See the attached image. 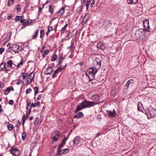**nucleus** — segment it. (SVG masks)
<instances>
[{
  "mask_svg": "<svg viewBox=\"0 0 156 156\" xmlns=\"http://www.w3.org/2000/svg\"><path fill=\"white\" fill-rule=\"evenodd\" d=\"M93 62L92 67L88 69L85 73L86 75L88 77L90 81L94 79L95 75L100 68L101 65V59L98 58H96Z\"/></svg>",
  "mask_w": 156,
  "mask_h": 156,
  "instance_id": "1",
  "label": "nucleus"
},
{
  "mask_svg": "<svg viewBox=\"0 0 156 156\" xmlns=\"http://www.w3.org/2000/svg\"><path fill=\"white\" fill-rule=\"evenodd\" d=\"M93 62L92 67L88 69L85 73L86 75L88 77L90 81L94 79L95 75L100 68L101 65V59L98 58H96Z\"/></svg>",
  "mask_w": 156,
  "mask_h": 156,
  "instance_id": "2",
  "label": "nucleus"
},
{
  "mask_svg": "<svg viewBox=\"0 0 156 156\" xmlns=\"http://www.w3.org/2000/svg\"><path fill=\"white\" fill-rule=\"evenodd\" d=\"M95 105L94 102L87 101L85 100L81 102L79 105L77 106L75 112L76 113L79 111L81 110L84 108H89Z\"/></svg>",
  "mask_w": 156,
  "mask_h": 156,
  "instance_id": "3",
  "label": "nucleus"
},
{
  "mask_svg": "<svg viewBox=\"0 0 156 156\" xmlns=\"http://www.w3.org/2000/svg\"><path fill=\"white\" fill-rule=\"evenodd\" d=\"M149 20L147 19L144 20L143 22V24L144 26V31L142 32H141V34H139L140 37L143 41L145 40L146 37L145 31L150 32V27L149 25Z\"/></svg>",
  "mask_w": 156,
  "mask_h": 156,
  "instance_id": "4",
  "label": "nucleus"
},
{
  "mask_svg": "<svg viewBox=\"0 0 156 156\" xmlns=\"http://www.w3.org/2000/svg\"><path fill=\"white\" fill-rule=\"evenodd\" d=\"M22 49V48L21 46L17 44H14L8 48L7 51L12 53V52L15 53H18Z\"/></svg>",
  "mask_w": 156,
  "mask_h": 156,
  "instance_id": "5",
  "label": "nucleus"
},
{
  "mask_svg": "<svg viewBox=\"0 0 156 156\" xmlns=\"http://www.w3.org/2000/svg\"><path fill=\"white\" fill-rule=\"evenodd\" d=\"M35 76V73L33 72L30 73L26 79V82L27 84L31 83Z\"/></svg>",
  "mask_w": 156,
  "mask_h": 156,
  "instance_id": "6",
  "label": "nucleus"
},
{
  "mask_svg": "<svg viewBox=\"0 0 156 156\" xmlns=\"http://www.w3.org/2000/svg\"><path fill=\"white\" fill-rule=\"evenodd\" d=\"M11 153L15 156H18L20 154V151L15 147H12L10 149Z\"/></svg>",
  "mask_w": 156,
  "mask_h": 156,
  "instance_id": "7",
  "label": "nucleus"
},
{
  "mask_svg": "<svg viewBox=\"0 0 156 156\" xmlns=\"http://www.w3.org/2000/svg\"><path fill=\"white\" fill-rule=\"evenodd\" d=\"M69 150L68 148L64 149L61 150H58L57 154L59 156H61L63 154H66L69 152Z\"/></svg>",
  "mask_w": 156,
  "mask_h": 156,
  "instance_id": "8",
  "label": "nucleus"
},
{
  "mask_svg": "<svg viewBox=\"0 0 156 156\" xmlns=\"http://www.w3.org/2000/svg\"><path fill=\"white\" fill-rule=\"evenodd\" d=\"M55 133L56 135L54 136H52L51 138L52 139V143L54 144V142L56 141L59 136V132L58 131H55Z\"/></svg>",
  "mask_w": 156,
  "mask_h": 156,
  "instance_id": "9",
  "label": "nucleus"
},
{
  "mask_svg": "<svg viewBox=\"0 0 156 156\" xmlns=\"http://www.w3.org/2000/svg\"><path fill=\"white\" fill-rule=\"evenodd\" d=\"M97 47L98 49L101 50L102 51L104 50L106 48L105 44L102 42H98L97 44Z\"/></svg>",
  "mask_w": 156,
  "mask_h": 156,
  "instance_id": "10",
  "label": "nucleus"
},
{
  "mask_svg": "<svg viewBox=\"0 0 156 156\" xmlns=\"http://www.w3.org/2000/svg\"><path fill=\"white\" fill-rule=\"evenodd\" d=\"M65 67L63 68H60L58 67V68L56 69L54 72V73L52 75V78H54L56 76V75L59 72H61V71Z\"/></svg>",
  "mask_w": 156,
  "mask_h": 156,
  "instance_id": "11",
  "label": "nucleus"
},
{
  "mask_svg": "<svg viewBox=\"0 0 156 156\" xmlns=\"http://www.w3.org/2000/svg\"><path fill=\"white\" fill-rule=\"evenodd\" d=\"M107 114L108 115V117L111 118H113L114 117L116 114V112L115 110L113 111H107Z\"/></svg>",
  "mask_w": 156,
  "mask_h": 156,
  "instance_id": "12",
  "label": "nucleus"
},
{
  "mask_svg": "<svg viewBox=\"0 0 156 156\" xmlns=\"http://www.w3.org/2000/svg\"><path fill=\"white\" fill-rule=\"evenodd\" d=\"M53 71V69L52 68L48 67L46 69L44 72V74L46 75H50L51 74Z\"/></svg>",
  "mask_w": 156,
  "mask_h": 156,
  "instance_id": "13",
  "label": "nucleus"
},
{
  "mask_svg": "<svg viewBox=\"0 0 156 156\" xmlns=\"http://www.w3.org/2000/svg\"><path fill=\"white\" fill-rule=\"evenodd\" d=\"M65 11V7H62L59 10L58 12H57V15L58 16H61L63 15L64 13V12Z\"/></svg>",
  "mask_w": 156,
  "mask_h": 156,
  "instance_id": "14",
  "label": "nucleus"
},
{
  "mask_svg": "<svg viewBox=\"0 0 156 156\" xmlns=\"http://www.w3.org/2000/svg\"><path fill=\"white\" fill-rule=\"evenodd\" d=\"M80 140L79 137L76 136L75 137L73 140V145L77 146L79 145L80 142Z\"/></svg>",
  "mask_w": 156,
  "mask_h": 156,
  "instance_id": "15",
  "label": "nucleus"
},
{
  "mask_svg": "<svg viewBox=\"0 0 156 156\" xmlns=\"http://www.w3.org/2000/svg\"><path fill=\"white\" fill-rule=\"evenodd\" d=\"M83 115V114L82 112H79L74 116V119H79L82 117Z\"/></svg>",
  "mask_w": 156,
  "mask_h": 156,
  "instance_id": "16",
  "label": "nucleus"
},
{
  "mask_svg": "<svg viewBox=\"0 0 156 156\" xmlns=\"http://www.w3.org/2000/svg\"><path fill=\"white\" fill-rule=\"evenodd\" d=\"M133 83L134 81L132 79L130 80H129L126 83V86L127 88H128L130 86L133 84Z\"/></svg>",
  "mask_w": 156,
  "mask_h": 156,
  "instance_id": "17",
  "label": "nucleus"
},
{
  "mask_svg": "<svg viewBox=\"0 0 156 156\" xmlns=\"http://www.w3.org/2000/svg\"><path fill=\"white\" fill-rule=\"evenodd\" d=\"M100 96L97 94H94L92 96V99L93 100H97L99 99Z\"/></svg>",
  "mask_w": 156,
  "mask_h": 156,
  "instance_id": "18",
  "label": "nucleus"
},
{
  "mask_svg": "<svg viewBox=\"0 0 156 156\" xmlns=\"http://www.w3.org/2000/svg\"><path fill=\"white\" fill-rule=\"evenodd\" d=\"M112 23L110 21H105L103 23L104 26L107 27H110L111 26Z\"/></svg>",
  "mask_w": 156,
  "mask_h": 156,
  "instance_id": "19",
  "label": "nucleus"
},
{
  "mask_svg": "<svg viewBox=\"0 0 156 156\" xmlns=\"http://www.w3.org/2000/svg\"><path fill=\"white\" fill-rule=\"evenodd\" d=\"M127 1L129 4H134L138 2V0H127Z\"/></svg>",
  "mask_w": 156,
  "mask_h": 156,
  "instance_id": "20",
  "label": "nucleus"
},
{
  "mask_svg": "<svg viewBox=\"0 0 156 156\" xmlns=\"http://www.w3.org/2000/svg\"><path fill=\"white\" fill-rule=\"evenodd\" d=\"M14 65L15 66V65L13 63L12 61V60H10L8 61L7 62V66L10 67H12V66Z\"/></svg>",
  "mask_w": 156,
  "mask_h": 156,
  "instance_id": "21",
  "label": "nucleus"
},
{
  "mask_svg": "<svg viewBox=\"0 0 156 156\" xmlns=\"http://www.w3.org/2000/svg\"><path fill=\"white\" fill-rule=\"evenodd\" d=\"M49 50L48 49H46L45 50L42 51L43 53L42 55V57L44 58L45 57L46 55L48 54L49 52Z\"/></svg>",
  "mask_w": 156,
  "mask_h": 156,
  "instance_id": "22",
  "label": "nucleus"
},
{
  "mask_svg": "<svg viewBox=\"0 0 156 156\" xmlns=\"http://www.w3.org/2000/svg\"><path fill=\"white\" fill-rule=\"evenodd\" d=\"M143 107V106L142 103L140 102H138L137 107L138 110L139 111L142 112L141 110Z\"/></svg>",
  "mask_w": 156,
  "mask_h": 156,
  "instance_id": "23",
  "label": "nucleus"
},
{
  "mask_svg": "<svg viewBox=\"0 0 156 156\" xmlns=\"http://www.w3.org/2000/svg\"><path fill=\"white\" fill-rule=\"evenodd\" d=\"M40 105V103L39 101H38L37 103H32L31 104L30 107L31 108L32 107H37V106H39Z\"/></svg>",
  "mask_w": 156,
  "mask_h": 156,
  "instance_id": "24",
  "label": "nucleus"
},
{
  "mask_svg": "<svg viewBox=\"0 0 156 156\" xmlns=\"http://www.w3.org/2000/svg\"><path fill=\"white\" fill-rule=\"evenodd\" d=\"M89 18V15L86 14L83 19V21L84 23H86L87 22Z\"/></svg>",
  "mask_w": 156,
  "mask_h": 156,
  "instance_id": "25",
  "label": "nucleus"
},
{
  "mask_svg": "<svg viewBox=\"0 0 156 156\" xmlns=\"http://www.w3.org/2000/svg\"><path fill=\"white\" fill-rule=\"evenodd\" d=\"M39 32V30H37L35 32V33L33 35L32 38L33 39H35L37 36L38 33Z\"/></svg>",
  "mask_w": 156,
  "mask_h": 156,
  "instance_id": "26",
  "label": "nucleus"
},
{
  "mask_svg": "<svg viewBox=\"0 0 156 156\" xmlns=\"http://www.w3.org/2000/svg\"><path fill=\"white\" fill-rule=\"evenodd\" d=\"M6 64L4 62L2 63L0 65V71H1L4 69H5V67Z\"/></svg>",
  "mask_w": 156,
  "mask_h": 156,
  "instance_id": "27",
  "label": "nucleus"
},
{
  "mask_svg": "<svg viewBox=\"0 0 156 156\" xmlns=\"http://www.w3.org/2000/svg\"><path fill=\"white\" fill-rule=\"evenodd\" d=\"M22 78L24 80L26 79L28 75V74L27 73H22Z\"/></svg>",
  "mask_w": 156,
  "mask_h": 156,
  "instance_id": "28",
  "label": "nucleus"
},
{
  "mask_svg": "<svg viewBox=\"0 0 156 156\" xmlns=\"http://www.w3.org/2000/svg\"><path fill=\"white\" fill-rule=\"evenodd\" d=\"M23 60L22 59L20 62L17 65L16 68L18 69L21 67L23 65Z\"/></svg>",
  "mask_w": 156,
  "mask_h": 156,
  "instance_id": "29",
  "label": "nucleus"
},
{
  "mask_svg": "<svg viewBox=\"0 0 156 156\" xmlns=\"http://www.w3.org/2000/svg\"><path fill=\"white\" fill-rule=\"evenodd\" d=\"M27 136V134L25 132L23 133L22 134V139L24 140L26 139Z\"/></svg>",
  "mask_w": 156,
  "mask_h": 156,
  "instance_id": "30",
  "label": "nucleus"
},
{
  "mask_svg": "<svg viewBox=\"0 0 156 156\" xmlns=\"http://www.w3.org/2000/svg\"><path fill=\"white\" fill-rule=\"evenodd\" d=\"M27 117V116H26L25 115H23L22 117V125L23 126H24V124L25 122V120L26 119Z\"/></svg>",
  "mask_w": 156,
  "mask_h": 156,
  "instance_id": "31",
  "label": "nucleus"
},
{
  "mask_svg": "<svg viewBox=\"0 0 156 156\" xmlns=\"http://www.w3.org/2000/svg\"><path fill=\"white\" fill-rule=\"evenodd\" d=\"M83 9V5H81L80 6H79L77 9V12L78 13L80 12Z\"/></svg>",
  "mask_w": 156,
  "mask_h": 156,
  "instance_id": "32",
  "label": "nucleus"
},
{
  "mask_svg": "<svg viewBox=\"0 0 156 156\" xmlns=\"http://www.w3.org/2000/svg\"><path fill=\"white\" fill-rule=\"evenodd\" d=\"M14 128V126L13 125L11 124H8L7 126V128L9 130H12Z\"/></svg>",
  "mask_w": 156,
  "mask_h": 156,
  "instance_id": "33",
  "label": "nucleus"
},
{
  "mask_svg": "<svg viewBox=\"0 0 156 156\" xmlns=\"http://www.w3.org/2000/svg\"><path fill=\"white\" fill-rule=\"evenodd\" d=\"M14 2L13 0H8L7 5L8 6H9L10 5L12 4Z\"/></svg>",
  "mask_w": 156,
  "mask_h": 156,
  "instance_id": "34",
  "label": "nucleus"
},
{
  "mask_svg": "<svg viewBox=\"0 0 156 156\" xmlns=\"http://www.w3.org/2000/svg\"><path fill=\"white\" fill-rule=\"evenodd\" d=\"M38 89H39V88L37 87H35L34 88V89L35 90L34 94V95L35 96H36V95L38 93Z\"/></svg>",
  "mask_w": 156,
  "mask_h": 156,
  "instance_id": "35",
  "label": "nucleus"
},
{
  "mask_svg": "<svg viewBox=\"0 0 156 156\" xmlns=\"http://www.w3.org/2000/svg\"><path fill=\"white\" fill-rule=\"evenodd\" d=\"M29 24L28 23H27V20L26 21L25 20V22H24V23H23V25H22V27L21 28V29H22L23 27H24L27 26H29Z\"/></svg>",
  "mask_w": 156,
  "mask_h": 156,
  "instance_id": "36",
  "label": "nucleus"
},
{
  "mask_svg": "<svg viewBox=\"0 0 156 156\" xmlns=\"http://www.w3.org/2000/svg\"><path fill=\"white\" fill-rule=\"evenodd\" d=\"M57 57V56L55 54L53 55L52 57H51V60L52 61H55Z\"/></svg>",
  "mask_w": 156,
  "mask_h": 156,
  "instance_id": "37",
  "label": "nucleus"
},
{
  "mask_svg": "<svg viewBox=\"0 0 156 156\" xmlns=\"http://www.w3.org/2000/svg\"><path fill=\"white\" fill-rule=\"evenodd\" d=\"M12 67H8L7 66L6 67H5V71H11V69H12Z\"/></svg>",
  "mask_w": 156,
  "mask_h": 156,
  "instance_id": "38",
  "label": "nucleus"
},
{
  "mask_svg": "<svg viewBox=\"0 0 156 156\" xmlns=\"http://www.w3.org/2000/svg\"><path fill=\"white\" fill-rule=\"evenodd\" d=\"M21 18H22V16H16L15 19V21L16 22H17L18 21L20 20Z\"/></svg>",
  "mask_w": 156,
  "mask_h": 156,
  "instance_id": "39",
  "label": "nucleus"
},
{
  "mask_svg": "<svg viewBox=\"0 0 156 156\" xmlns=\"http://www.w3.org/2000/svg\"><path fill=\"white\" fill-rule=\"evenodd\" d=\"M31 112V108L30 107V108L29 109V110L27 111L26 113V115L27 118H28V117L30 113Z\"/></svg>",
  "mask_w": 156,
  "mask_h": 156,
  "instance_id": "40",
  "label": "nucleus"
},
{
  "mask_svg": "<svg viewBox=\"0 0 156 156\" xmlns=\"http://www.w3.org/2000/svg\"><path fill=\"white\" fill-rule=\"evenodd\" d=\"M40 37L41 38H42V37H43L44 36V30H41L40 31Z\"/></svg>",
  "mask_w": 156,
  "mask_h": 156,
  "instance_id": "41",
  "label": "nucleus"
},
{
  "mask_svg": "<svg viewBox=\"0 0 156 156\" xmlns=\"http://www.w3.org/2000/svg\"><path fill=\"white\" fill-rule=\"evenodd\" d=\"M29 49V47L28 46L25 45L24 46V48H22V50H24L26 51H28Z\"/></svg>",
  "mask_w": 156,
  "mask_h": 156,
  "instance_id": "42",
  "label": "nucleus"
},
{
  "mask_svg": "<svg viewBox=\"0 0 156 156\" xmlns=\"http://www.w3.org/2000/svg\"><path fill=\"white\" fill-rule=\"evenodd\" d=\"M32 90V89L31 88L29 87L28 88L26 91V94H30Z\"/></svg>",
  "mask_w": 156,
  "mask_h": 156,
  "instance_id": "43",
  "label": "nucleus"
},
{
  "mask_svg": "<svg viewBox=\"0 0 156 156\" xmlns=\"http://www.w3.org/2000/svg\"><path fill=\"white\" fill-rule=\"evenodd\" d=\"M65 144H64L62 142V143L59 145L58 147L57 148V150H59L60 149H61L62 147Z\"/></svg>",
  "mask_w": 156,
  "mask_h": 156,
  "instance_id": "44",
  "label": "nucleus"
},
{
  "mask_svg": "<svg viewBox=\"0 0 156 156\" xmlns=\"http://www.w3.org/2000/svg\"><path fill=\"white\" fill-rule=\"evenodd\" d=\"M68 25V24L66 23L65 24V25L62 28L61 30H60L61 32H64L65 29L67 27V26Z\"/></svg>",
  "mask_w": 156,
  "mask_h": 156,
  "instance_id": "45",
  "label": "nucleus"
},
{
  "mask_svg": "<svg viewBox=\"0 0 156 156\" xmlns=\"http://www.w3.org/2000/svg\"><path fill=\"white\" fill-rule=\"evenodd\" d=\"M39 122V119L38 117H36L35 118V120L34 122L35 125H37L38 123Z\"/></svg>",
  "mask_w": 156,
  "mask_h": 156,
  "instance_id": "46",
  "label": "nucleus"
},
{
  "mask_svg": "<svg viewBox=\"0 0 156 156\" xmlns=\"http://www.w3.org/2000/svg\"><path fill=\"white\" fill-rule=\"evenodd\" d=\"M10 38L8 36L7 37V38L6 37L5 38V39L4 40V41L5 44L10 39Z\"/></svg>",
  "mask_w": 156,
  "mask_h": 156,
  "instance_id": "47",
  "label": "nucleus"
},
{
  "mask_svg": "<svg viewBox=\"0 0 156 156\" xmlns=\"http://www.w3.org/2000/svg\"><path fill=\"white\" fill-rule=\"evenodd\" d=\"M73 36V34L71 32H69L67 34V37L69 38H71Z\"/></svg>",
  "mask_w": 156,
  "mask_h": 156,
  "instance_id": "48",
  "label": "nucleus"
},
{
  "mask_svg": "<svg viewBox=\"0 0 156 156\" xmlns=\"http://www.w3.org/2000/svg\"><path fill=\"white\" fill-rule=\"evenodd\" d=\"M53 30L52 27H51L50 26H49L48 27V33H49L50 31L52 30Z\"/></svg>",
  "mask_w": 156,
  "mask_h": 156,
  "instance_id": "49",
  "label": "nucleus"
},
{
  "mask_svg": "<svg viewBox=\"0 0 156 156\" xmlns=\"http://www.w3.org/2000/svg\"><path fill=\"white\" fill-rule=\"evenodd\" d=\"M49 11L50 12L51 14L52 13L53 10L51 5L49 6Z\"/></svg>",
  "mask_w": 156,
  "mask_h": 156,
  "instance_id": "50",
  "label": "nucleus"
},
{
  "mask_svg": "<svg viewBox=\"0 0 156 156\" xmlns=\"http://www.w3.org/2000/svg\"><path fill=\"white\" fill-rule=\"evenodd\" d=\"M7 89L9 91H10V90H12L13 91L14 90V89L13 88L11 87H9L7 88Z\"/></svg>",
  "mask_w": 156,
  "mask_h": 156,
  "instance_id": "51",
  "label": "nucleus"
},
{
  "mask_svg": "<svg viewBox=\"0 0 156 156\" xmlns=\"http://www.w3.org/2000/svg\"><path fill=\"white\" fill-rule=\"evenodd\" d=\"M5 48H0V54H1L4 51Z\"/></svg>",
  "mask_w": 156,
  "mask_h": 156,
  "instance_id": "52",
  "label": "nucleus"
},
{
  "mask_svg": "<svg viewBox=\"0 0 156 156\" xmlns=\"http://www.w3.org/2000/svg\"><path fill=\"white\" fill-rule=\"evenodd\" d=\"M67 138H66V136H65L62 142L65 144L67 140Z\"/></svg>",
  "mask_w": 156,
  "mask_h": 156,
  "instance_id": "53",
  "label": "nucleus"
},
{
  "mask_svg": "<svg viewBox=\"0 0 156 156\" xmlns=\"http://www.w3.org/2000/svg\"><path fill=\"white\" fill-rule=\"evenodd\" d=\"M4 86V85L3 83H0V91H1L2 88Z\"/></svg>",
  "mask_w": 156,
  "mask_h": 156,
  "instance_id": "54",
  "label": "nucleus"
},
{
  "mask_svg": "<svg viewBox=\"0 0 156 156\" xmlns=\"http://www.w3.org/2000/svg\"><path fill=\"white\" fill-rule=\"evenodd\" d=\"M20 20V23H23V24L25 22V19H22V17L21 18Z\"/></svg>",
  "mask_w": 156,
  "mask_h": 156,
  "instance_id": "55",
  "label": "nucleus"
},
{
  "mask_svg": "<svg viewBox=\"0 0 156 156\" xmlns=\"http://www.w3.org/2000/svg\"><path fill=\"white\" fill-rule=\"evenodd\" d=\"M95 3V1L94 0H93L92 2L91 3V4H90V6L91 7H93V5Z\"/></svg>",
  "mask_w": 156,
  "mask_h": 156,
  "instance_id": "56",
  "label": "nucleus"
},
{
  "mask_svg": "<svg viewBox=\"0 0 156 156\" xmlns=\"http://www.w3.org/2000/svg\"><path fill=\"white\" fill-rule=\"evenodd\" d=\"M9 92V91L7 89H6L4 91V94L5 95H7L8 94Z\"/></svg>",
  "mask_w": 156,
  "mask_h": 156,
  "instance_id": "57",
  "label": "nucleus"
},
{
  "mask_svg": "<svg viewBox=\"0 0 156 156\" xmlns=\"http://www.w3.org/2000/svg\"><path fill=\"white\" fill-rule=\"evenodd\" d=\"M42 94L39 95H38V97H37V99L38 100H39L42 98Z\"/></svg>",
  "mask_w": 156,
  "mask_h": 156,
  "instance_id": "58",
  "label": "nucleus"
},
{
  "mask_svg": "<svg viewBox=\"0 0 156 156\" xmlns=\"http://www.w3.org/2000/svg\"><path fill=\"white\" fill-rule=\"evenodd\" d=\"M91 1V0H87V2L85 3V5H89V4L90 3V2Z\"/></svg>",
  "mask_w": 156,
  "mask_h": 156,
  "instance_id": "59",
  "label": "nucleus"
},
{
  "mask_svg": "<svg viewBox=\"0 0 156 156\" xmlns=\"http://www.w3.org/2000/svg\"><path fill=\"white\" fill-rule=\"evenodd\" d=\"M21 124V123L18 121L16 124V126L17 127H19L20 126Z\"/></svg>",
  "mask_w": 156,
  "mask_h": 156,
  "instance_id": "60",
  "label": "nucleus"
},
{
  "mask_svg": "<svg viewBox=\"0 0 156 156\" xmlns=\"http://www.w3.org/2000/svg\"><path fill=\"white\" fill-rule=\"evenodd\" d=\"M9 103L10 105H12L13 103V101L12 100H10L9 102Z\"/></svg>",
  "mask_w": 156,
  "mask_h": 156,
  "instance_id": "61",
  "label": "nucleus"
},
{
  "mask_svg": "<svg viewBox=\"0 0 156 156\" xmlns=\"http://www.w3.org/2000/svg\"><path fill=\"white\" fill-rule=\"evenodd\" d=\"M73 43L72 45L69 47L67 48V49H70V48H73Z\"/></svg>",
  "mask_w": 156,
  "mask_h": 156,
  "instance_id": "62",
  "label": "nucleus"
},
{
  "mask_svg": "<svg viewBox=\"0 0 156 156\" xmlns=\"http://www.w3.org/2000/svg\"><path fill=\"white\" fill-rule=\"evenodd\" d=\"M2 106L0 105V114L2 112H3L4 110L3 109H2Z\"/></svg>",
  "mask_w": 156,
  "mask_h": 156,
  "instance_id": "63",
  "label": "nucleus"
},
{
  "mask_svg": "<svg viewBox=\"0 0 156 156\" xmlns=\"http://www.w3.org/2000/svg\"><path fill=\"white\" fill-rule=\"evenodd\" d=\"M12 15H9L7 18V19L8 20H10L11 18V17H12Z\"/></svg>",
  "mask_w": 156,
  "mask_h": 156,
  "instance_id": "64",
  "label": "nucleus"
}]
</instances>
